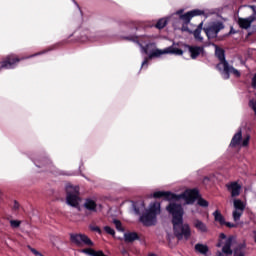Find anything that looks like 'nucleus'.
Returning <instances> with one entry per match:
<instances>
[{
	"label": "nucleus",
	"instance_id": "obj_1",
	"mask_svg": "<svg viewBox=\"0 0 256 256\" xmlns=\"http://www.w3.org/2000/svg\"><path fill=\"white\" fill-rule=\"evenodd\" d=\"M155 199H161L165 197L168 201H185L186 205H193L197 199H199V190L197 189H188L181 194H175L172 192L157 191L153 193Z\"/></svg>",
	"mask_w": 256,
	"mask_h": 256
},
{
	"label": "nucleus",
	"instance_id": "obj_2",
	"mask_svg": "<svg viewBox=\"0 0 256 256\" xmlns=\"http://www.w3.org/2000/svg\"><path fill=\"white\" fill-rule=\"evenodd\" d=\"M129 41H133V43H137L140 46L141 53H145L148 55L144 58L141 69H147L149 67V61L155 59V57H161L163 55V50L157 49V44L155 42H149L145 46L141 43V40L137 37H127Z\"/></svg>",
	"mask_w": 256,
	"mask_h": 256
},
{
	"label": "nucleus",
	"instance_id": "obj_3",
	"mask_svg": "<svg viewBox=\"0 0 256 256\" xmlns=\"http://www.w3.org/2000/svg\"><path fill=\"white\" fill-rule=\"evenodd\" d=\"M215 56L220 61L216 68L221 73L223 79H229L230 74L234 75V77H241V72L229 65V62L225 59V50L215 46Z\"/></svg>",
	"mask_w": 256,
	"mask_h": 256
},
{
	"label": "nucleus",
	"instance_id": "obj_4",
	"mask_svg": "<svg viewBox=\"0 0 256 256\" xmlns=\"http://www.w3.org/2000/svg\"><path fill=\"white\" fill-rule=\"evenodd\" d=\"M161 213V204L159 202H152L149 208L145 210L140 216V221L145 227H152L157 223V215Z\"/></svg>",
	"mask_w": 256,
	"mask_h": 256
},
{
	"label": "nucleus",
	"instance_id": "obj_5",
	"mask_svg": "<svg viewBox=\"0 0 256 256\" xmlns=\"http://www.w3.org/2000/svg\"><path fill=\"white\" fill-rule=\"evenodd\" d=\"M52 50L53 48H49L48 50H43L22 58L17 57L15 54H10L6 56V58L0 63V71L1 69H15V67L19 65L20 61H25V59H33V57H39V55H45V53H48V51Z\"/></svg>",
	"mask_w": 256,
	"mask_h": 256
},
{
	"label": "nucleus",
	"instance_id": "obj_6",
	"mask_svg": "<svg viewBox=\"0 0 256 256\" xmlns=\"http://www.w3.org/2000/svg\"><path fill=\"white\" fill-rule=\"evenodd\" d=\"M79 186L73 185L71 183L66 184V203L70 207L79 209V204L81 203V196H79Z\"/></svg>",
	"mask_w": 256,
	"mask_h": 256
},
{
	"label": "nucleus",
	"instance_id": "obj_7",
	"mask_svg": "<svg viewBox=\"0 0 256 256\" xmlns=\"http://www.w3.org/2000/svg\"><path fill=\"white\" fill-rule=\"evenodd\" d=\"M174 235L178 241H188L191 237V227L187 223H183V220L173 222Z\"/></svg>",
	"mask_w": 256,
	"mask_h": 256
},
{
	"label": "nucleus",
	"instance_id": "obj_8",
	"mask_svg": "<svg viewBox=\"0 0 256 256\" xmlns=\"http://www.w3.org/2000/svg\"><path fill=\"white\" fill-rule=\"evenodd\" d=\"M240 9H248L252 14L246 18L238 17L237 24L239 25L240 29H250L251 24L255 23L256 21V5H244L241 6Z\"/></svg>",
	"mask_w": 256,
	"mask_h": 256
},
{
	"label": "nucleus",
	"instance_id": "obj_9",
	"mask_svg": "<svg viewBox=\"0 0 256 256\" xmlns=\"http://www.w3.org/2000/svg\"><path fill=\"white\" fill-rule=\"evenodd\" d=\"M223 29H225V24L217 20L208 23V25L203 28V31L206 33L208 39H215Z\"/></svg>",
	"mask_w": 256,
	"mask_h": 256
},
{
	"label": "nucleus",
	"instance_id": "obj_10",
	"mask_svg": "<svg viewBox=\"0 0 256 256\" xmlns=\"http://www.w3.org/2000/svg\"><path fill=\"white\" fill-rule=\"evenodd\" d=\"M166 210L168 211L169 215L172 216V223L183 221L185 211L183 210V206L181 204L172 202L166 207Z\"/></svg>",
	"mask_w": 256,
	"mask_h": 256
},
{
	"label": "nucleus",
	"instance_id": "obj_11",
	"mask_svg": "<svg viewBox=\"0 0 256 256\" xmlns=\"http://www.w3.org/2000/svg\"><path fill=\"white\" fill-rule=\"evenodd\" d=\"M70 241L74 245H77V247H83V245H86L87 247H93V245H95L91 238L85 234L72 233L70 234Z\"/></svg>",
	"mask_w": 256,
	"mask_h": 256
},
{
	"label": "nucleus",
	"instance_id": "obj_12",
	"mask_svg": "<svg viewBox=\"0 0 256 256\" xmlns=\"http://www.w3.org/2000/svg\"><path fill=\"white\" fill-rule=\"evenodd\" d=\"M251 136L246 135L243 139V132L239 130L231 139L229 147H248ZM242 141V142H241Z\"/></svg>",
	"mask_w": 256,
	"mask_h": 256
},
{
	"label": "nucleus",
	"instance_id": "obj_13",
	"mask_svg": "<svg viewBox=\"0 0 256 256\" xmlns=\"http://www.w3.org/2000/svg\"><path fill=\"white\" fill-rule=\"evenodd\" d=\"M234 210L232 212V217L235 223H239L241 217L243 215V211H245V202L241 199H234Z\"/></svg>",
	"mask_w": 256,
	"mask_h": 256
},
{
	"label": "nucleus",
	"instance_id": "obj_14",
	"mask_svg": "<svg viewBox=\"0 0 256 256\" xmlns=\"http://www.w3.org/2000/svg\"><path fill=\"white\" fill-rule=\"evenodd\" d=\"M201 15H205L207 17V13L205 12V10L194 9L186 12L183 15H180V21H182L183 25H189L193 17H200Z\"/></svg>",
	"mask_w": 256,
	"mask_h": 256
},
{
	"label": "nucleus",
	"instance_id": "obj_15",
	"mask_svg": "<svg viewBox=\"0 0 256 256\" xmlns=\"http://www.w3.org/2000/svg\"><path fill=\"white\" fill-rule=\"evenodd\" d=\"M34 165L38 167V169H43L44 171H52L53 165L51 164V160L47 156H36L32 159Z\"/></svg>",
	"mask_w": 256,
	"mask_h": 256
},
{
	"label": "nucleus",
	"instance_id": "obj_16",
	"mask_svg": "<svg viewBox=\"0 0 256 256\" xmlns=\"http://www.w3.org/2000/svg\"><path fill=\"white\" fill-rule=\"evenodd\" d=\"M226 189L229 191L231 197H239L241 195L242 186L237 181H233L226 184Z\"/></svg>",
	"mask_w": 256,
	"mask_h": 256
},
{
	"label": "nucleus",
	"instance_id": "obj_17",
	"mask_svg": "<svg viewBox=\"0 0 256 256\" xmlns=\"http://www.w3.org/2000/svg\"><path fill=\"white\" fill-rule=\"evenodd\" d=\"M188 51L191 59H197L199 55H203L205 53V46H189Z\"/></svg>",
	"mask_w": 256,
	"mask_h": 256
},
{
	"label": "nucleus",
	"instance_id": "obj_18",
	"mask_svg": "<svg viewBox=\"0 0 256 256\" xmlns=\"http://www.w3.org/2000/svg\"><path fill=\"white\" fill-rule=\"evenodd\" d=\"M84 209H87L90 213H97V201L93 198H87L84 202Z\"/></svg>",
	"mask_w": 256,
	"mask_h": 256
},
{
	"label": "nucleus",
	"instance_id": "obj_19",
	"mask_svg": "<svg viewBox=\"0 0 256 256\" xmlns=\"http://www.w3.org/2000/svg\"><path fill=\"white\" fill-rule=\"evenodd\" d=\"M192 224H193V227H195V229L199 231V233H207L208 231L207 224H205L203 221L195 218Z\"/></svg>",
	"mask_w": 256,
	"mask_h": 256
},
{
	"label": "nucleus",
	"instance_id": "obj_20",
	"mask_svg": "<svg viewBox=\"0 0 256 256\" xmlns=\"http://www.w3.org/2000/svg\"><path fill=\"white\" fill-rule=\"evenodd\" d=\"M203 31V22H201L197 28L192 32V35L194 36L195 41L197 43H203V36H201V32Z\"/></svg>",
	"mask_w": 256,
	"mask_h": 256
},
{
	"label": "nucleus",
	"instance_id": "obj_21",
	"mask_svg": "<svg viewBox=\"0 0 256 256\" xmlns=\"http://www.w3.org/2000/svg\"><path fill=\"white\" fill-rule=\"evenodd\" d=\"M183 55V50L182 49H179V48H176L174 46H170L168 48H165L163 50V55Z\"/></svg>",
	"mask_w": 256,
	"mask_h": 256
},
{
	"label": "nucleus",
	"instance_id": "obj_22",
	"mask_svg": "<svg viewBox=\"0 0 256 256\" xmlns=\"http://www.w3.org/2000/svg\"><path fill=\"white\" fill-rule=\"evenodd\" d=\"M124 240L126 243H133V241L139 240V235L136 232L124 233Z\"/></svg>",
	"mask_w": 256,
	"mask_h": 256
},
{
	"label": "nucleus",
	"instance_id": "obj_23",
	"mask_svg": "<svg viewBox=\"0 0 256 256\" xmlns=\"http://www.w3.org/2000/svg\"><path fill=\"white\" fill-rule=\"evenodd\" d=\"M195 251H197V253H200L201 255H207L209 247H207V245L205 244L198 243L195 245Z\"/></svg>",
	"mask_w": 256,
	"mask_h": 256
},
{
	"label": "nucleus",
	"instance_id": "obj_24",
	"mask_svg": "<svg viewBox=\"0 0 256 256\" xmlns=\"http://www.w3.org/2000/svg\"><path fill=\"white\" fill-rule=\"evenodd\" d=\"M214 219L215 221H217L218 223H220V225H225V217H223V214H221V212H219L218 210H216L214 213Z\"/></svg>",
	"mask_w": 256,
	"mask_h": 256
},
{
	"label": "nucleus",
	"instance_id": "obj_25",
	"mask_svg": "<svg viewBox=\"0 0 256 256\" xmlns=\"http://www.w3.org/2000/svg\"><path fill=\"white\" fill-rule=\"evenodd\" d=\"M243 249H245V244H239L234 249V256H245V252L243 251Z\"/></svg>",
	"mask_w": 256,
	"mask_h": 256
},
{
	"label": "nucleus",
	"instance_id": "obj_26",
	"mask_svg": "<svg viewBox=\"0 0 256 256\" xmlns=\"http://www.w3.org/2000/svg\"><path fill=\"white\" fill-rule=\"evenodd\" d=\"M156 29H165L167 27V19L166 18H161L157 21L155 24Z\"/></svg>",
	"mask_w": 256,
	"mask_h": 256
},
{
	"label": "nucleus",
	"instance_id": "obj_27",
	"mask_svg": "<svg viewBox=\"0 0 256 256\" xmlns=\"http://www.w3.org/2000/svg\"><path fill=\"white\" fill-rule=\"evenodd\" d=\"M21 226V221L19 220H10V227H12V229H17Z\"/></svg>",
	"mask_w": 256,
	"mask_h": 256
},
{
	"label": "nucleus",
	"instance_id": "obj_28",
	"mask_svg": "<svg viewBox=\"0 0 256 256\" xmlns=\"http://www.w3.org/2000/svg\"><path fill=\"white\" fill-rule=\"evenodd\" d=\"M198 205L200 207H209V202L203 198H198Z\"/></svg>",
	"mask_w": 256,
	"mask_h": 256
},
{
	"label": "nucleus",
	"instance_id": "obj_29",
	"mask_svg": "<svg viewBox=\"0 0 256 256\" xmlns=\"http://www.w3.org/2000/svg\"><path fill=\"white\" fill-rule=\"evenodd\" d=\"M227 241V236L225 235V233H221L220 234V241L217 244V247H222L223 246V242Z\"/></svg>",
	"mask_w": 256,
	"mask_h": 256
},
{
	"label": "nucleus",
	"instance_id": "obj_30",
	"mask_svg": "<svg viewBox=\"0 0 256 256\" xmlns=\"http://www.w3.org/2000/svg\"><path fill=\"white\" fill-rule=\"evenodd\" d=\"M104 231L105 233H107L108 235H115V230L113 228H111L110 226H105L104 227Z\"/></svg>",
	"mask_w": 256,
	"mask_h": 256
},
{
	"label": "nucleus",
	"instance_id": "obj_31",
	"mask_svg": "<svg viewBox=\"0 0 256 256\" xmlns=\"http://www.w3.org/2000/svg\"><path fill=\"white\" fill-rule=\"evenodd\" d=\"M113 223H114V225H115L117 231H123V226H121V221L115 219V220L113 221Z\"/></svg>",
	"mask_w": 256,
	"mask_h": 256
},
{
	"label": "nucleus",
	"instance_id": "obj_32",
	"mask_svg": "<svg viewBox=\"0 0 256 256\" xmlns=\"http://www.w3.org/2000/svg\"><path fill=\"white\" fill-rule=\"evenodd\" d=\"M90 229H91V231H95L99 235H101V233H103V231H101V228H99L98 226L90 225Z\"/></svg>",
	"mask_w": 256,
	"mask_h": 256
},
{
	"label": "nucleus",
	"instance_id": "obj_33",
	"mask_svg": "<svg viewBox=\"0 0 256 256\" xmlns=\"http://www.w3.org/2000/svg\"><path fill=\"white\" fill-rule=\"evenodd\" d=\"M72 2L74 3V5L76 6L78 13L80 14V17H83V11H81V7L79 6V4L77 3V1L72 0Z\"/></svg>",
	"mask_w": 256,
	"mask_h": 256
},
{
	"label": "nucleus",
	"instance_id": "obj_34",
	"mask_svg": "<svg viewBox=\"0 0 256 256\" xmlns=\"http://www.w3.org/2000/svg\"><path fill=\"white\" fill-rule=\"evenodd\" d=\"M12 209H13V211H18V209H19V202L14 201L13 205H12Z\"/></svg>",
	"mask_w": 256,
	"mask_h": 256
},
{
	"label": "nucleus",
	"instance_id": "obj_35",
	"mask_svg": "<svg viewBox=\"0 0 256 256\" xmlns=\"http://www.w3.org/2000/svg\"><path fill=\"white\" fill-rule=\"evenodd\" d=\"M224 225H226V227H229V229H233V227H237V225H235L234 223L226 222V221Z\"/></svg>",
	"mask_w": 256,
	"mask_h": 256
},
{
	"label": "nucleus",
	"instance_id": "obj_36",
	"mask_svg": "<svg viewBox=\"0 0 256 256\" xmlns=\"http://www.w3.org/2000/svg\"><path fill=\"white\" fill-rule=\"evenodd\" d=\"M184 9H180L174 13V15H179V19H181V15H183Z\"/></svg>",
	"mask_w": 256,
	"mask_h": 256
},
{
	"label": "nucleus",
	"instance_id": "obj_37",
	"mask_svg": "<svg viewBox=\"0 0 256 256\" xmlns=\"http://www.w3.org/2000/svg\"><path fill=\"white\" fill-rule=\"evenodd\" d=\"M182 31H189V28H187V26H185V24H183Z\"/></svg>",
	"mask_w": 256,
	"mask_h": 256
},
{
	"label": "nucleus",
	"instance_id": "obj_38",
	"mask_svg": "<svg viewBox=\"0 0 256 256\" xmlns=\"http://www.w3.org/2000/svg\"><path fill=\"white\" fill-rule=\"evenodd\" d=\"M134 211L136 215H139V210L137 209V206H134Z\"/></svg>",
	"mask_w": 256,
	"mask_h": 256
},
{
	"label": "nucleus",
	"instance_id": "obj_39",
	"mask_svg": "<svg viewBox=\"0 0 256 256\" xmlns=\"http://www.w3.org/2000/svg\"><path fill=\"white\" fill-rule=\"evenodd\" d=\"M60 175H71V173H67V172H60Z\"/></svg>",
	"mask_w": 256,
	"mask_h": 256
},
{
	"label": "nucleus",
	"instance_id": "obj_40",
	"mask_svg": "<svg viewBox=\"0 0 256 256\" xmlns=\"http://www.w3.org/2000/svg\"><path fill=\"white\" fill-rule=\"evenodd\" d=\"M230 33L235 34V30L233 28L230 30Z\"/></svg>",
	"mask_w": 256,
	"mask_h": 256
},
{
	"label": "nucleus",
	"instance_id": "obj_41",
	"mask_svg": "<svg viewBox=\"0 0 256 256\" xmlns=\"http://www.w3.org/2000/svg\"><path fill=\"white\" fill-rule=\"evenodd\" d=\"M122 253H123V254H125V253H127V251H126V250H124V251H122Z\"/></svg>",
	"mask_w": 256,
	"mask_h": 256
}]
</instances>
